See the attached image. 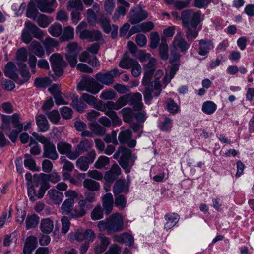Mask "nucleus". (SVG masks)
<instances>
[{
    "label": "nucleus",
    "mask_w": 254,
    "mask_h": 254,
    "mask_svg": "<svg viewBox=\"0 0 254 254\" xmlns=\"http://www.w3.org/2000/svg\"><path fill=\"white\" fill-rule=\"evenodd\" d=\"M97 226L100 231L107 230L108 233L111 234L124 229L123 220L120 214L114 213L109 218L99 221Z\"/></svg>",
    "instance_id": "nucleus-1"
},
{
    "label": "nucleus",
    "mask_w": 254,
    "mask_h": 254,
    "mask_svg": "<svg viewBox=\"0 0 254 254\" xmlns=\"http://www.w3.org/2000/svg\"><path fill=\"white\" fill-rule=\"evenodd\" d=\"M120 156V158L118 161L119 164L125 170L126 173L129 172L136 158L132 156L131 150L126 147L121 146L115 153L113 158L115 159H118Z\"/></svg>",
    "instance_id": "nucleus-2"
},
{
    "label": "nucleus",
    "mask_w": 254,
    "mask_h": 254,
    "mask_svg": "<svg viewBox=\"0 0 254 254\" xmlns=\"http://www.w3.org/2000/svg\"><path fill=\"white\" fill-rule=\"evenodd\" d=\"M24 25L25 28L21 33V39L24 43H29L32 41L33 36L39 40L43 38L44 34L43 31L35 24L27 21L25 22Z\"/></svg>",
    "instance_id": "nucleus-3"
},
{
    "label": "nucleus",
    "mask_w": 254,
    "mask_h": 254,
    "mask_svg": "<svg viewBox=\"0 0 254 254\" xmlns=\"http://www.w3.org/2000/svg\"><path fill=\"white\" fill-rule=\"evenodd\" d=\"M119 66L124 69H131V74L135 77H138L142 72V68L138 62L129 57L127 53L124 54Z\"/></svg>",
    "instance_id": "nucleus-4"
},
{
    "label": "nucleus",
    "mask_w": 254,
    "mask_h": 254,
    "mask_svg": "<svg viewBox=\"0 0 254 254\" xmlns=\"http://www.w3.org/2000/svg\"><path fill=\"white\" fill-rule=\"evenodd\" d=\"M103 87L102 84L91 77L83 78L78 85L79 90L86 91L93 95L97 94Z\"/></svg>",
    "instance_id": "nucleus-5"
},
{
    "label": "nucleus",
    "mask_w": 254,
    "mask_h": 254,
    "mask_svg": "<svg viewBox=\"0 0 254 254\" xmlns=\"http://www.w3.org/2000/svg\"><path fill=\"white\" fill-rule=\"evenodd\" d=\"M67 50L65 54L66 60L72 67H74L77 63V57L81 51V47L77 43L71 42L67 45Z\"/></svg>",
    "instance_id": "nucleus-6"
},
{
    "label": "nucleus",
    "mask_w": 254,
    "mask_h": 254,
    "mask_svg": "<svg viewBox=\"0 0 254 254\" xmlns=\"http://www.w3.org/2000/svg\"><path fill=\"white\" fill-rule=\"evenodd\" d=\"M39 141L43 144V157L52 160H55L58 158L55 145L49 138L41 136L39 138Z\"/></svg>",
    "instance_id": "nucleus-7"
},
{
    "label": "nucleus",
    "mask_w": 254,
    "mask_h": 254,
    "mask_svg": "<svg viewBox=\"0 0 254 254\" xmlns=\"http://www.w3.org/2000/svg\"><path fill=\"white\" fill-rule=\"evenodd\" d=\"M125 105L129 104L133 106L134 111H140L142 109L141 94L138 92L130 93L122 96Z\"/></svg>",
    "instance_id": "nucleus-8"
},
{
    "label": "nucleus",
    "mask_w": 254,
    "mask_h": 254,
    "mask_svg": "<svg viewBox=\"0 0 254 254\" xmlns=\"http://www.w3.org/2000/svg\"><path fill=\"white\" fill-rule=\"evenodd\" d=\"M121 72L116 68L106 73L99 72L96 74L95 78L98 82L107 86L111 85L114 82V78L119 77Z\"/></svg>",
    "instance_id": "nucleus-9"
},
{
    "label": "nucleus",
    "mask_w": 254,
    "mask_h": 254,
    "mask_svg": "<svg viewBox=\"0 0 254 254\" xmlns=\"http://www.w3.org/2000/svg\"><path fill=\"white\" fill-rule=\"evenodd\" d=\"M50 61L55 74L58 76H61L64 72V68L67 66L62 56L58 53L53 54L50 57Z\"/></svg>",
    "instance_id": "nucleus-10"
},
{
    "label": "nucleus",
    "mask_w": 254,
    "mask_h": 254,
    "mask_svg": "<svg viewBox=\"0 0 254 254\" xmlns=\"http://www.w3.org/2000/svg\"><path fill=\"white\" fill-rule=\"evenodd\" d=\"M200 22L199 14H196L190 24L183 26L186 29V36L188 40H193L197 37L199 31L197 26Z\"/></svg>",
    "instance_id": "nucleus-11"
},
{
    "label": "nucleus",
    "mask_w": 254,
    "mask_h": 254,
    "mask_svg": "<svg viewBox=\"0 0 254 254\" xmlns=\"http://www.w3.org/2000/svg\"><path fill=\"white\" fill-rule=\"evenodd\" d=\"M96 156V153L94 150L90 151L86 156L79 157L76 162V165L78 168L83 171H85L89 168V165L92 164Z\"/></svg>",
    "instance_id": "nucleus-12"
},
{
    "label": "nucleus",
    "mask_w": 254,
    "mask_h": 254,
    "mask_svg": "<svg viewBox=\"0 0 254 254\" xmlns=\"http://www.w3.org/2000/svg\"><path fill=\"white\" fill-rule=\"evenodd\" d=\"M162 91L160 83L157 80H154L145 86V90L144 93V98L146 102L150 101L152 98V93H153L154 96L158 97Z\"/></svg>",
    "instance_id": "nucleus-13"
},
{
    "label": "nucleus",
    "mask_w": 254,
    "mask_h": 254,
    "mask_svg": "<svg viewBox=\"0 0 254 254\" xmlns=\"http://www.w3.org/2000/svg\"><path fill=\"white\" fill-rule=\"evenodd\" d=\"M129 21L132 24H135L145 20L148 17L147 12L142 10L140 7L132 9L129 12Z\"/></svg>",
    "instance_id": "nucleus-14"
},
{
    "label": "nucleus",
    "mask_w": 254,
    "mask_h": 254,
    "mask_svg": "<svg viewBox=\"0 0 254 254\" xmlns=\"http://www.w3.org/2000/svg\"><path fill=\"white\" fill-rule=\"evenodd\" d=\"M118 140L121 144H127L130 148L136 145V140L132 138V132L129 129L121 131L118 136Z\"/></svg>",
    "instance_id": "nucleus-15"
},
{
    "label": "nucleus",
    "mask_w": 254,
    "mask_h": 254,
    "mask_svg": "<svg viewBox=\"0 0 254 254\" xmlns=\"http://www.w3.org/2000/svg\"><path fill=\"white\" fill-rule=\"evenodd\" d=\"M79 37L80 39L87 40L89 42L98 41L103 39L101 32L97 30H82L80 32Z\"/></svg>",
    "instance_id": "nucleus-16"
},
{
    "label": "nucleus",
    "mask_w": 254,
    "mask_h": 254,
    "mask_svg": "<svg viewBox=\"0 0 254 254\" xmlns=\"http://www.w3.org/2000/svg\"><path fill=\"white\" fill-rule=\"evenodd\" d=\"M57 149L61 154H65L71 160L76 159V153L72 151V146L70 144L64 141H60L58 143Z\"/></svg>",
    "instance_id": "nucleus-17"
},
{
    "label": "nucleus",
    "mask_w": 254,
    "mask_h": 254,
    "mask_svg": "<svg viewBox=\"0 0 254 254\" xmlns=\"http://www.w3.org/2000/svg\"><path fill=\"white\" fill-rule=\"evenodd\" d=\"M79 209H74L72 212V218H77L84 216L87 211L91 209L92 206L83 199H80L78 202Z\"/></svg>",
    "instance_id": "nucleus-18"
},
{
    "label": "nucleus",
    "mask_w": 254,
    "mask_h": 254,
    "mask_svg": "<svg viewBox=\"0 0 254 254\" xmlns=\"http://www.w3.org/2000/svg\"><path fill=\"white\" fill-rule=\"evenodd\" d=\"M196 14H199V20H201V12L199 11L195 12L192 9H186L183 11L180 16L183 26L190 24Z\"/></svg>",
    "instance_id": "nucleus-19"
},
{
    "label": "nucleus",
    "mask_w": 254,
    "mask_h": 254,
    "mask_svg": "<svg viewBox=\"0 0 254 254\" xmlns=\"http://www.w3.org/2000/svg\"><path fill=\"white\" fill-rule=\"evenodd\" d=\"M121 173V169L117 164L113 165L111 169L107 171L104 179L109 183H112Z\"/></svg>",
    "instance_id": "nucleus-20"
},
{
    "label": "nucleus",
    "mask_w": 254,
    "mask_h": 254,
    "mask_svg": "<svg viewBox=\"0 0 254 254\" xmlns=\"http://www.w3.org/2000/svg\"><path fill=\"white\" fill-rule=\"evenodd\" d=\"M102 201L103 211L106 215H109L112 212L113 208L114 199L112 194L110 193L105 194Z\"/></svg>",
    "instance_id": "nucleus-21"
},
{
    "label": "nucleus",
    "mask_w": 254,
    "mask_h": 254,
    "mask_svg": "<svg viewBox=\"0 0 254 254\" xmlns=\"http://www.w3.org/2000/svg\"><path fill=\"white\" fill-rule=\"evenodd\" d=\"M214 48L213 43L207 39H201L199 41L198 53L201 56L206 55Z\"/></svg>",
    "instance_id": "nucleus-22"
},
{
    "label": "nucleus",
    "mask_w": 254,
    "mask_h": 254,
    "mask_svg": "<svg viewBox=\"0 0 254 254\" xmlns=\"http://www.w3.org/2000/svg\"><path fill=\"white\" fill-rule=\"evenodd\" d=\"M98 238L100 240V244L97 245L94 248V252L99 254L104 252L110 243V240L106 237L103 233H100L98 235Z\"/></svg>",
    "instance_id": "nucleus-23"
},
{
    "label": "nucleus",
    "mask_w": 254,
    "mask_h": 254,
    "mask_svg": "<svg viewBox=\"0 0 254 254\" xmlns=\"http://www.w3.org/2000/svg\"><path fill=\"white\" fill-rule=\"evenodd\" d=\"M17 71L15 64L12 62H9L5 66L4 73L6 76L16 81L18 78Z\"/></svg>",
    "instance_id": "nucleus-24"
},
{
    "label": "nucleus",
    "mask_w": 254,
    "mask_h": 254,
    "mask_svg": "<svg viewBox=\"0 0 254 254\" xmlns=\"http://www.w3.org/2000/svg\"><path fill=\"white\" fill-rule=\"evenodd\" d=\"M38 8L43 12L51 13L54 11V9L51 6L56 3L55 0L49 1L48 0H36Z\"/></svg>",
    "instance_id": "nucleus-25"
},
{
    "label": "nucleus",
    "mask_w": 254,
    "mask_h": 254,
    "mask_svg": "<svg viewBox=\"0 0 254 254\" xmlns=\"http://www.w3.org/2000/svg\"><path fill=\"white\" fill-rule=\"evenodd\" d=\"M113 240L118 243H124L129 246H131L134 242L133 237L127 232L115 235L113 236Z\"/></svg>",
    "instance_id": "nucleus-26"
},
{
    "label": "nucleus",
    "mask_w": 254,
    "mask_h": 254,
    "mask_svg": "<svg viewBox=\"0 0 254 254\" xmlns=\"http://www.w3.org/2000/svg\"><path fill=\"white\" fill-rule=\"evenodd\" d=\"M37 245V239L33 236H30L27 238L23 248L24 254H31L32 251L35 249Z\"/></svg>",
    "instance_id": "nucleus-27"
},
{
    "label": "nucleus",
    "mask_w": 254,
    "mask_h": 254,
    "mask_svg": "<svg viewBox=\"0 0 254 254\" xmlns=\"http://www.w3.org/2000/svg\"><path fill=\"white\" fill-rule=\"evenodd\" d=\"M174 47H178L181 52H186L190 47V44L183 38L181 33H178L174 39Z\"/></svg>",
    "instance_id": "nucleus-28"
},
{
    "label": "nucleus",
    "mask_w": 254,
    "mask_h": 254,
    "mask_svg": "<svg viewBox=\"0 0 254 254\" xmlns=\"http://www.w3.org/2000/svg\"><path fill=\"white\" fill-rule=\"evenodd\" d=\"M19 69L20 75L22 77V80H18L17 82L19 84H22L27 82L30 77V74L25 64L23 63H17Z\"/></svg>",
    "instance_id": "nucleus-29"
},
{
    "label": "nucleus",
    "mask_w": 254,
    "mask_h": 254,
    "mask_svg": "<svg viewBox=\"0 0 254 254\" xmlns=\"http://www.w3.org/2000/svg\"><path fill=\"white\" fill-rule=\"evenodd\" d=\"M91 147L90 142L87 139H84L81 141L78 144L74 150V153H76V159L82 153L87 152Z\"/></svg>",
    "instance_id": "nucleus-30"
},
{
    "label": "nucleus",
    "mask_w": 254,
    "mask_h": 254,
    "mask_svg": "<svg viewBox=\"0 0 254 254\" xmlns=\"http://www.w3.org/2000/svg\"><path fill=\"white\" fill-rule=\"evenodd\" d=\"M29 48L31 52L38 57L41 58L45 55L43 47L40 43L37 41H32L30 45Z\"/></svg>",
    "instance_id": "nucleus-31"
},
{
    "label": "nucleus",
    "mask_w": 254,
    "mask_h": 254,
    "mask_svg": "<svg viewBox=\"0 0 254 254\" xmlns=\"http://www.w3.org/2000/svg\"><path fill=\"white\" fill-rule=\"evenodd\" d=\"M74 203V200L73 199H66L64 200L61 206V210L63 214L65 215L68 214L70 218H72V212L73 206Z\"/></svg>",
    "instance_id": "nucleus-32"
},
{
    "label": "nucleus",
    "mask_w": 254,
    "mask_h": 254,
    "mask_svg": "<svg viewBox=\"0 0 254 254\" xmlns=\"http://www.w3.org/2000/svg\"><path fill=\"white\" fill-rule=\"evenodd\" d=\"M165 219L166 223L165 224V228L170 229L178 222L179 219V216L175 213H168L165 215Z\"/></svg>",
    "instance_id": "nucleus-33"
},
{
    "label": "nucleus",
    "mask_w": 254,
    "mask_h": 254,
    "mask_svg": "<svg viewBox=\"0 0 254 254\" xmlns=\"http://www.w3.org/2000/svg\"><path fill=\"white\" fill-rule=\"evenodd\" d=\"M158 50L159 55L161 59L163 60H167L169 57L168 46L165 38L162 37Z\"/></svg>",
    "instance_id": "nucleus-34"
},
{
    "label": "nucleus",
    "mask_w": 254,
    "mask_h": 254,
    "mask_svg": "<svg viewBox=\"0 0 254 254\" xmlns=\"http://www.w3.org/2000/svg\"><path fill=\"white\" fill-rule=\"evenodd\" d=\"M37 125L41 132H46L49 129V125L46 117L44 115H40L36 117Z\"/></svg>",
    "instance_id": "nucleus-35"
},
{
    "label": "nucleus",
    "mask_w": 254,
    "mask_h": 254,
    "mask_svg": "<svg viewBox=\"0 0 254 254\" xmlns=\"http://www.w3.org/2000/svg\"><path fill=\"white\" fill-rule=\"evenodd\" d=\"M128 188L125 185V182L121 179L118 180L114 185L113 191L115 195L123 192H127Z\"/></svg>",
    "instance_id": "nucleus-36"
},
{
    "label": "nucleus",
    "mask_w": 254,
    "mask_h": 254,
    "mask_svg": "<svg viewBox=\"0 0 254 254\" xmlns=\"http://www.w3.org/2000/svg\"><path fill=\"white\" fill-rule=\"evenodd\" d=\"M71 104L73 108L80 113L84 112L87 108V105L82 100L81 97L80 99H78L77 97L73 98Z\"/></svg>",
    "instance_id": "nucleus-37"
},
{
    "label": "nucleus",
    "mask_w": 254,
    "mask_h": 254,
    "mask_svg": "<svg viewBox=\"0 0 254 254\" xmlns=\"http://www.w3.org/2000/svg\"><path fill=\"white\" fill-rule=\"evenodd\" d=\"M48 194L50 199L55 204H60L62 202L64 197L63 193L54 189L50 190Z\"/></svg>",
    "instance_id": "nucleus-38"
},
{
    "label": "nucleus",
    "mask_w": 254,
    "mask_h": 254,
    "mask_svg": "<svg viewBox=\"0 0 254 254\" xmlns=\"http://www.w3.org/2000/svg\"><path fill=\"white\" fill-rule=\"evenodd\" d=\"M53 222L50 218L44 219L40 223L41 230L44 233L49 234L53 230Z\"/></svg>",
    "instance_id": "nucleus-39"
},
{
    "label": "nucleus",
    "mask_w": 254,
    "mask_h": 254,
    "mask_svg": "<svg viewBox=\"0 0 254 254\" xmlns=\"http://www.w3.org/2000/svg\"><path fill=\"white\" fill-rule=\"evenodd\" d=\"M83 187L91 191H97L100 186L98 182L90 179H86L83 181Z\"/></svg>",
    "instance_id": "nucleus-40"
},
{
    "label": "nucleus",
    "mask_w": 254,
    "mask_h": 254,
    "mask_svg": "<svg viewBox=\"0 0 254 254\" xmlns=\"http://www.w3.org/2000/svg\"><path fill=\"white\" fill-rule=\"evenodd\" d=\"M34 20L36 21L38 25L42 28L47 27L51 22V18L44 14H40L36 18H34Z\"/></svg>",
    "instance_id": "nucleus-41"
},
{
    "label": "nucleus",
    "mask_w": 254,
    "mask_h": 254,
    "mask_svg": "<svg viewBox=\"0 0 254 254\" xmlns=\"http://www.w3.org/2000/svg\"><path fill=\"white\" fill-rule=\"evenodd\" d=\"M90 130L97 136L103 135L106 131L105 128L96 123H92L89 124Z\"/></svg>",
    "instance_id": "nucleus-42"
},
{
    "label": "nucleus",
    "mask_w": 254,
    "mask_h": 254,
    "mask_svg": "<svg viewBox=\"0 0 254 254\" xmlns=\"http://www.w3.org/2000/svg\"><path fill=\"white\" fill-rule=\"evenodd\" d=\"M124 122L130 123L133 121V112L130 108H124L120 111Z\"/></svg>",
    "instance_id": "nucleus-43"
},
{
    "label": "nucleus",
    "mask_w": 254,
    "mask_h": 254,
    "mask_svg": "<svg viewBox=\"0 0 254 254\" xmlns=\"http://www.w3.org/2000/svg\"><path fill=\"white\" fill-rule=\"evenodd\" d=\"M67 9L69 11L75 9L76 11H82L83 5L81 0H69L67 3Z\"/></svg>",
    "instance_id": "nucleus-44"
},
{
    "label": "nucleus",
    "mask_w": 254,
    "mask_h": 254,
    "mask_svg": "<svg viewBox=\"0 0 254 254\" xmlns=\"http://www.w3.org/2000/svg\"><path fill=\"white\" fill-rule=\"evenodd\" d=\"M216 107V105L213 102L208 101L203 103L202 110L205 113L211 115L215 111Z\"/></svg>",
    "instance_id": "nucleus-45"
},
{
    "label": "nucleus",
    "mask_w": 254,
    "mask_h": 254,
    "mask_svg": "<svg viewBox=\"0 0 254 254\" xmlns=\"http://www.w3.org/2000/svg\"><path fill=\"white\" fill-rule=\"evenodd\" d=\"M74 38V29L68 26L64 28V33L61 37L60 39L62 41H68Z\"/></svg>",
    "instance_id": "nucleus-46"
},
{
    "label": "nucleus",
    "mask_w": 254,
    "mask_h": 254,
    "mask_svg": "<svg viewBox=\"0 0 254 254\" xmlns=\"http://www.w3.org/2000/svg\"><path fill=\"white\" fill-rule=\"evenodd\" d=\"M42 43L47 51L50 50L51 48H55L58 46V42L57 40L50 37L45 38L42 41Z\"/></svg>",
    "instance_id": "nucleus-47"
},
{
    "label": "nucleus",
    "mask_w": 254,
    "mask_h": 254,
    "mask_svg": "<svg viewBox=\"0 0 254 254\" xmlns=\"http://www.w3.org/2000/svg\"><path fill=\"white\" fill-rule=\"evenodd\" d=\"M39 222V217L35 214L28 216L26 220V227L27 229L34 228Z\"/></svg>",
    "instance_id": "nucleus-48"
},
{
    "label": "nucleus",
    "mask_w": 254,
    "mask_h": 254,
    "mask_svg": "<svg viewBox=\"0 0 254 254\" xmlns=\"http://www.w3.org/2000/svg\"><path fill=\"white\" fill-rule=\"evenodd\" d=\"M52 81L49 77L36 78L34 80V85L37 87L45 88L50 85Z\"/></svg>",
    "instance_id": "nucleus-49"
},
{
    "label": "nucleus",
    "mask_w": 254,
    "mask_h": 254,
    "mask_svg": "<svg viewBox=\"0 0 254 254\" xmlns=\"http://www.w3.org/2000/svg\"><path fill=\"white\" fill-rule=\"evenodd\" d=\"M166 104V109L169 113L175 114L178 112L179 107L173 99L171 98L167 99Z\"/></svg>",
    "instance_id": "nucleus-50"
},
{
    "label": "nucleus",
    "mask_w": 254,
    "mask_h": 254,
    "mask_svg": "<svg viewBox=\"0 0 254 254\" xmlns=\"http://www.w3.org/2000/svg\"><path fill=\"white\" fill-rule=\"evenodd\" d=\"M91 217L93 220H98L103 217V210L100 205H97L93 209L91 213Z\"/></svg>",
    "instance_id": "nucleus-51"
},
{
    "label": "nucleus",
    "mask_w": 254,
    "mask_h": 254,
    "mask_svg": "<svg viewBox=\"0 0 254 254\" xmlns=\"http://www.w3.org/2000/svg\"><path fill=\"white\" fill-rule=\"evenodd\" d=\"M49 33L54 37H59L62 32V26L61 24L54 23L51 25L48 29Z\"/></svg>",
    "instance_id": "nucleus-52"
},
{
    "label": "nucleus",
    "mask_w": 254,
    "mask_h": 254,
    "mask_svg": "<svg viewBox=\"0 0 254 254\" xmlns=\"http://www.w3.org/2000/svg\"><path fill=\"white\" fill-rule=\"evenodd\" d=\"M37 10L35 8V4L33 1H30L28 5V8L26 11V16L28 18H36L37 15Z\"/></svg>",
    "instance_id": "nucleus-53"
},
{
    "label": "nucleus",
    "mask_w": 254,
    "mask_h": 254,
    "mask_svg": "<svg viewBox=\"0 0 254 254\" xmlns=\"http://www.w3.org/2000/svg\"><path fill=\"white\" fill-rule=\"evenodd\" d=\"M110 162L109 158L105 156H101L98 158L94 164L95 168L102 169L108 165Z\"/></svg>",
    "instance_id": "nucleus-54"
},
{
    "label": "nucleus",
    "mask_w": 254,
    "mask_h": 254,
    "mask_svg": "<svg viewBox=\"0 0 254 254\" xmlns=\"http://www.w3.org/2000/svg\"><path fill=\"white\" fill-rule=\"evenodd\" d=\"M10 120L13 125V127L16 128L17 129H20V131H22L23 125L22 123H20L19 117L18 114H13L10 117Z\"/></svg>",
    "instance_id": "nucleus-55"
},
{
    "label": "nucleus",
    "mask_w": 254,
    "mask_h": 254,
    "mask_svg": "<svg viewBox=\"0 0 254 254\" xmlns=\"http://www.w3.org/2000/svg\"><path fill=\"white\" fill-rule=\"evenodd\" d=\"M81 98L84 102L92 106H94L97 101L96 98L86 93H83Z\"/></svg>",
    "instance_id": "nucleus-56"
},
{
    "label": "nucleus",
    "mask_w": 254,
    "mask_h": 254,
    "mask_svg": "<svg viewBox=\"0 0 254 254\" xmlns=\"http://www.w3.org/2000/svg\"><path fill=\"white\" fill-rule=\"evenodd\" d=\"M127 200L126 197L123 195H119L115 199V205L121 210L123 209L126 205Z\"/></svg>",
    "instance_id": "nucleus-57"
},
{
    "label": "nucleus",
    "mask_w": 254,
    "mask_h": 254,
    "mask_svg": "<svg viewBox=\"0 0 254 254\" xmlns=\"http://www.w3.org/2000/svg\"><path fill=\"white\" fill-rule=\"evenodd\" d=\"M116 93L113 90L103 91L100 95V98L104 100H112L115 98Z\"/></svg>",
    "instance_id": "nucleus-58"
},
{
    "label": "nucleus",
    "mask_w": 254,
    "mask_h": 254,
    "mask_svg": "<svg viewBox=\"0 0 254 254\" xmlns=\"http://www.w3.org/2000/svg\"><path fill=\"white\" fill-rule=\"evenodd\" d=\"M154 73V71L153 69L148 70L147 69L144 72V77L142 79V84L145 86H147L150 81Z\"/></svg>",
    "instance_id": "nucleus-59"
},
{
    "label": "nucleus",
    "mask_w": 254,
    "mask_h": 254,
    "mask_svg": "<svg viewBox=\"0 0 254 254\" xmlns=\"http://www.w3.org/2000/svg\"><path fill=\"white\" fill-rule=\"evenodd\" d=\"M117 133L115 131H112L111 134H106L104 138V140L107 143H113L116 145L118 144V142L116 139Z\"/></svg>",
    "instance_id": "nucleus-60"
},
{
    "label": "nucleus",
    "mask_w": 254,
    "mask_h": 254,
    "mask_svg": "<svg viewBox=\"0 0 254 254\" xmlns=\"http://www.w3.org/2000/svg\"><path fill=\"white\" fill-rule=\"evenodd\" d=\"M115 7L114 0H105L104 10L107 14L111 15Z\"/></svg>",
    "instance_id": "nucleus-61"
},
{
    "label": "nucleus",
    "mask_w": 254,
    "mask_h": 254,
    "mask_svg": "<svg viewBox=\"0 0 254 254\" xmlns=\"http://www.w3.org/2000/svg\"><path fill=\"white\" fill-rule=\"evenodd\" d=\"M159 36L157 32H152L150 35V47L155 49L158 45L159 42Z\"/></svg>",
    "instance_id": "nucleus-62"
},
{
    "label": "nucleus",
    "mask_w": 254,
    "mask_h": 254,
    "mask_svg": "<svg viewBox=\"0 0 254 254\" xmlns=\"http://www.w3.org/2000/svg\"><path fill=\"white\" fill-rule=\"evenodd\" d=\"M24 164L26 167L31 171H38L39 170V167H36L35 161L32 158L25 159Z\"/></svg>",
    "instance_id": "nucleus-63"
},
{
    "label": "nucleus",
    "mask_w": 254,
    "mask_h": 254,
    "mask_svg": "<svg viewBox=\"0 0 254 254\" xmlns=\"http://www.w3.org/2000/svg\"><path fill=\"white\" fill-rule=\"evenodd\" d=\"M47 116L50 121L54 124H57L60 119V116L58 110H54L50 112Z\"/></svg>",
    "instance_id": "nucleus-64"
}]
</instances>
